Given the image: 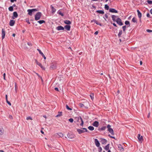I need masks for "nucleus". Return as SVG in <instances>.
<instances>
[{"label": "nucleus", "mask_w": 152, "mask_h": 152, "mask_svg": "<svg viewBox=\"0 0 152 152\" xmlns=\"http://www.w3.org/2000/svg\"><path fill=\"white\" fill-rule=\"evenodd\" d=\"M26 119L28 120H32V118L30 116H29L26 118Z\"/></svg>", "instance_id": "nucleus-51"}, {"label": "nucleus", "mask_w": 152, "mask_h": 152, "mask_svg": "<svg viewBox=\"0 0 152 152\" xmlns=\"http://www.w3.org/2000/svg\"><path fill=\"white\" fill-rule=\"evenodd\" d=\"M4 131L3 129H0V135L4 133Z\"/></svg>", "instance_id": "nucleus-41"}, {"label": "nucleus", "mask_w": 152, "mask_h": 152, "mask_svg": "<svg viewBox=\"0 0 152 152\" xmlns=\"http://www.w3.org/2000/svg\"><path fill=\"white\" fill-rule=\"evenodd\" d=\"M147 1L149 4H152V1L148 0Z\"/></svg>", "instance_id": "nucleus-48"}, {"label": "nucleus", "mask_w": 152, "mask_h": 152, "mask_svg": "<svg viewBox=\"0 0 152 152\" xmlns=\"http://www.w3.org/2000/svg\"><path fill=\"white\" fill-rule=\"evenodd\" d=\"M96 146L97 147H99L100 144L98 140L97 139H95L94 140Z\"/></svg>", "instance_id": "nucleus-8"}, {"label": "nucleus", "mask_w": 152, "mask_h": 152, "mask_svg": "<svg viewBox=\"0 0 152 152\" xmlns=\"http://www.w3.org/2000/svg\"><path fill=\"white\" fill-rule=\"evenodd\" d=\"M39 80H41L42 83H43V80L42 79V77L41 76H40L39 75Z\"/></svg>", "instance_id": "nucleus-42"}, {"label": "nucleus", "mask_w": 152, "mask_h": 152, "mask_svg": "<svg viewBox=\"0 0 152 152\" xmlns=\"http://www.w3.org/2000/svg\"><path fill=\"white\" fill-rule=\"evenodd\" d=\"M15 21L13 20H10V25L11 26H13L15 24Z\"/></svg>", "instance_id": "nucleus-19"}, {"label": "nucleus", "mask_w": 152, "mask_h": 152, "mask_svg": "<svg viewBox=\"0 0 152 152\" xmlns=\"http://www.w3.org/2000/svg\"><path fill=\"white\" fill-rule=\"evenodd\" d=\"M79 105L81 107H84V105L82 103H80L79 104Z\"/></svg>", "instance_id": "nucleus-44"}, {"label": "nucleus", "mask_w": 152, "mask_h": 152, "mask_svg": "<svg viewBox=\"0 0 152 152\" xmlns=\"http://www.w3.org/2000/svg\"><path fill=\"white\" fill-rule=\"evenodd\" d=\"M99 140H100V141L101 142L102 144H105L107 142V140L105 139L100 138Z\"/></svg>", "instance_id": "nucleus-5"}, {"label": "nucleus", "mask_w": 152, "mask_h": 152, "mask_svg": "<svg viewBox=\"0 0 152 152\" xmlns=\"http://www.w3.org/2000/svg\"><path fill=\"white\" fill-rule=\"evenodd\" d=\"M108 136L112 138L115 139V137H114L113 136H111L110 134H109Z\"/></svg>", "instance_id": "nucleus-52"}, {"label": "nucleus", "mask_w": 152, "mask_h": 152, "mask_svg": "<svg viewBox=\"0 0 152 152\" xmlns=\"http://www.w3.org/2000/svg\"><path fill=\"white\" fill-rule=\"evenodd\" d=\"M38 10L36 9H28L27 10L28 12V14L30 15H31L32 13H33L34 12L37 11Z\"/></svg>", "instance_id": "nucleus-3"}, {"label": "nucleus", "mask_w": 152, "mask_h": 152, "mask_svg": "<svg viewBox=\"0 0 152 152\" xmlns=\"http://www.w3.org/2000/svg\"><path fill=\"white\" fill-rule=\"evenodd\" d=\"M137 12L138 16L140 20H141L142 17V13L138 10H137Z\"/></svg>", "instance_id": "nucleus-11"}, {"label": "nucleus", "mask_w": 152, "mask_h": 152, "mask_svg": "<svg viewBox=\"0 0 152 152\" xmlns=\"http://www.w3.org/2000/svg\"><path fill=\"white\" fill-rule=\"evenodd\" d=\"M98 33V31H96L94 33V34L95 35H97Z\"/></svg>", "instance_id": "nucleus-63"}, {"label": "nucleus", "mask_w": 152, "mask_h": 152, "mask_svg": "<svg viewBox=\"0 0 152 152\" xmlns=\"http://www.w3.org/2000/svg\"><path fill=\"white\" fill-rule=\"evenodd\" d=\"M56 29L58 31L63 30H64V28L61 26H59L57 27Z\"/></svg>", "instance_id": "nucleus-15"}, {"label": "nucleus", "mask_w": 152, "mask_h": 152, "mask_svg": "<svg viewBox=\"0 0 152 152\" xmlns=\"http://www.w3.org/2000/svg\"><path fill=\"white\" fill-rule=\"evenodd\" d=\"M96 24H97L98 25H99V26H102V24L101 23H99L98 22Z\"/></svg>", "instance_id": "nucleus-53"}, {"label": "nucleus", "mask_w": 152, "mask_h": 152, "mask_svg": "<svg viewBox=\"0 0 152 152\" xmlns=\"http://www.w3.org/2000/svg\"><path fill=\"white\" fill-rule=\"evenodd\" d=\"M146 16L148 18H150V15L149 13H147L146 15Z\"/></svg>", "instance_id": "nucleus-55"}, {"label": "nucleus", "mask_w": 152, "mask_h": 152, "mask_svg": "<svg viewBox=\"0 0 152 152\" xmlns=\"http://www.w3.org/2000/svg\"><path fill=\"white\" fill-rule=\"evenodd\" d=\"M51 8L52 9V13H53L56 11V9L52 6V5L50 6Z\"/></svg>", "instance_id": "nucleus-26"}, {"label": "nucleus", "mask_w": 152, "mask_h": 152, "mask_svg": "<svg viewBox=\"0 0 152 152\" xmlns=\"http://www.w3.org/2000/svg\"><path fill=\"white\" fill-rule=\"evenodd\" d=\"M90 97H91V99L93 100L94 98V94L93 93H91L90 95Z\"/></svg>", "instance_id": "nucleus-37"}, {"label": "nucleus", "mask_w": 152, "mask_h": 152, "mask_svg": "<svg viewBox=\"0 0 152 152\" xmlns=\"http://www.w3.org/2000/svg\"><path fill=\"white\" fill-rule=\"evenodd\" d=\"M5 76H6V74L5 73H4L3 74V77H4V80H6L5 79Z\"/></svg>", "instance_id": "nucleus-58"}, {"label": "nucleus", "mask_w": 152, "mask_h": 152, "mask_svg": "<svg viewBox=\"0 0 152 152\" xmlns=\"http://www.w3.org/2000/svg\"><path fill=\"white\" fill-rule=\"evenodd\" d=\"M108 131L112 135H114L113 130L111 128L108 129Z\"/></svg>", "instance_id": "nucleus-16"}, {"label": "nucleus", "mask_w": 152, "mask_h": 152, "mask_svg": "<svg viewBox=\"0 0 152 152\" xmlns=\"http://www.w3.org/2000/svg\"><path fill=\"white\" fill-rule=\"evenodd\" d=\"M67 137L68 138L70 139H72L74 138L75 135L72 134L68 133L67 134Z\"/></svg>", "instance_id": "nucleus-12"}, {"label": "nucleus", "mask_w": 152, "mask_h": 152, "mask_svg": "<svg viewBox=\"0 0 152 152\" xmlns=\"http://www.w3.org/2000/svg\"><path fill=\"white\" fill-rule=\"evenodd\" d=\"M96 12L100 14H104V11L103 10H96Z\"/></svg>", "instance_id": "nucleus-21"}, {"label": "nucleus", "mask_w": 152, "mask_h": 152, "mask_svg": "<svg viewBox=\"0 0 152 152\" xmlns=\"http://www.w3.org/2000/svg\"><path fill=\"white\" fill-rule=\"evenodd\" d=\"M110 144H107L104 148V149L106 150H109V148Z\"/></svg>", "instance_id": "nucleus-24"}, {"label": "nucleus", "mask_w": 152, "mask_h": 152, "mask_svg": "<svg viewBox=\"0 0 152 152\" xmlns=\"http://www.w3.org/2000/svg\"><path fill=\"white\" fill-rule=\"evenodd\" d=\"M109 12L111 13H118V11L115 9L114 8H110L109 9Z\"/></svg>", "instance_id": "nucleus-7"}, {"label": "nucleus", "mask_w": 152, "mask_h": 152, "mask_svg": "<svg viewBox=\"0 0 152 152\" xmlns=\"http://www.w3.org/2000/svg\"><path fill=\"white\" fill-rule=\"evenodd\" d=\"M126 25H125L122 26V28L123 29V30L124 32H125L126 30Z\"/></svg>", "instance_id": "nucleus-35"}, {"label": "nucleus", "mask_w": 152, "mask_h": 152, "mask_svg": "<svg viewBox=\"0 0 152 152\" xmlns=\"http://www.w3.org/2000/svg\"><path fill=\"white\" fill-rule=\"evenodd\" d=\"M5 30L3 28L2 30L1 37L2 39H3L5 37Z\"/></svg>", "instance_id": "nucleus-6"}, {"label": "nucleus", "mask_w": 152, "mask_h": 152, "mask_svg": "<svg viewBox=\"0 0 152 152\" xmlns=\"http://www.w3.org/2000/svg\"><path fill=\"white\" fill-rule=\"evenodd\" d=\"M75 120L74 122L76 123V122H80V121H81V123L80 124L81 126L83 125L84 122L82 118L81 117H76L74 118Z\"/></svg>", "instance_id": "nucleus-2"}, {"label": "nucleus", "mask_w": 152, "mask_h": 152, "mask_svg": "<svg viewBox=\"0 0 152 152\" xmlns=\"http://www.w3.org/2000/svg\"><path fill=\"white\" fill-rule=\"evenodd\" d=\"M104 8L105 10H108L109 9V6L107 4H105L104 5Z\"/></svg>", "instance_id": "nucleus-32"}, {"label": "nucleus", "mask_w": 152, "mask_h": 152, "mask_svg": "<svg viewBox=\"0 0 152 152\" xmlns=\"http://www.w3.org/2000/svg\"><path fill=\"white\" fill-rule=\"evenodd\" d=\"M16 1L17 0H10V1L12 3L14 1Z\"/></svg>", "instance_id": "nucleus-62"}, {"label": "nucleus", "mask_w": 152, "mask_h": 152, "mask_svg": "<svg viewBox=\"0 0 152 152\" xmlns=\"http://www.w3.org/2000/svg\"><path fill=\"white\" fill-rule=\"evenodd\" d=\"M35 19L36 21L38 20V12L35 15Z\"/></svg>", "instance_id": "nucleus-34"}, {"label": "nucleus", "mask_w": 152, "mask_h": 152, "mask_svg": "<svg viewBox=\"0 0 152 152\" xmlns=\"http://www.w3.org/2000/svg\"><path fill=\"white\" fill-rule=\"evenodd\" d=\"M146 31L147 32H149V33L152 32V30H150V29H147L146 30Z\"/></svg>", "instance_id": "nucleus-50"}, {"label": "nucleus", "mask_w": 152, "mask_h": 152, "mask_svg": "<svg viewBox=\"0 0 152 152\" xmlns=\"http://www.w3.org/2000/svg\"><path fill=\"white\" fill-rule=\"evenodd\" d=\"M38 23V21H35V22H33V24L34 26H35L36 28H37V23Z\"/></svg>", "instance_id": "nucleus-36"}, {"label": "nucleus", "mask_w": 152, "mask_h": 152, "mask_svg": "<svg viewBox=\"0 0 152 152\" xmlns=\"http://www.w3.org/2000/svg\"><path fill=\"white\" fill-rule=\"evenodd\" d=\"M71 26L69 25H66L64 27V28H65L67 31H70V29Z\"/></svg>", "instance_id": "nucleus-14"}, {"label": "nucleus", "mask_w": 152, "mask_h": 152, "mask_svg": "<svg viewBox=\"0 0 152 152\" xmlns=\"http://www.w3.org/2000/svg\"><path fill=\"white\" fill-rule=\"evenodd\" d=\"M66 108L68 110H72V109L71 108H70L69 106L67 105H66Z\"/></svg>", "instance_id": "nucleus-43"}, {"label": "nucleus", "mask_w": 152, "mask_h": 152, "mask_svg": "<svg viewBox=\"0 0 152 152\" xmlns=\"http://www.w3.org/2000/svg\"><path fill=\"white\" fill-rule=\"evenodd\" d=\"M110 127L111 126L110 125L108 124L107 125V128H108V129L111 128Z\"/></svg>", "instance_id": "nucleus-61"}, {"label": "nucleus", "mask_w": 152, "mask_h": 152, "mask_svg": "<svg viewBox=\"0 0 152 152\" xmlns=\"http://www.w3.org/2000/svg\"><path fill=\"white\" fill-rule=\"evenodd\" d=\"M112 24H113V25L115 26V27H117V26L116 25V24L115 23H112Z\"/></svg>", "instance_id": "nucleus-60"}, {"label": "nucleus", "mask_w": 152, "mask_h": 152, "mask_svg": "<svg viewBox=\"0 0 152 152\" xmlns=\"http://www.w3.org/2000/svg\"><path fill=\"white\" fill-rule=\"evenodd\" d=\"M58 13L59 15H61L62 16H64V14L63 13H62V12H61L60 11H58Z\"/></svg>", "instance_id": "nucleus-40"}, {"label": "nucleus", "mask_w": 152, "mask_h": 152, "mask_svg": "<svg viewBox=\"0 0 152 152\" xmlns=\"http://www.w3.org/2000/svg\"><path fill=\"white\" fill-rule=\"evenodd\" d=\"M118 16L115 15H112L111 17L113 20L114 22H116L117 24L121 26L123 25V23L122 22V21L121 18H118L116 20V18Z\"/></svg>", "instance_id": "nucleus-1"}, {"label": "nucleus", "mask_w": 152, "mask_h": 152, "mask_svg": "<svg viewBox=\"0 0 152 152\" xmlns=\"http://www.w3.org/2000/svg\"><path fill=\"white\" fill-rule=\"evenodd\" d=\"M69 121L71 123H72L74 121L73 119L72 118H70L69 119Z\"/></svg>", "instance_id": "nucleus-47"}, {"label": "nucleus", "mask_w": 152, "mask_h": 152, "mask_svg": "<svg viewBox=\"0 0 152 152\" xmlns=\"http://www.w3.org/2000/svg\"><path fill=\"white\" fill-rule=\"evenodd\" d=\"M104 16L105 17L107 18H108V15H107V14H105V15H104Z\"/></svg>", "instance_id": "nucleus-64"}, {"label": "nucleus", "mask_w": 152, "mask_h": 152, "mask_svg": "<svg viewBox=\"0 0 152 152\" xmlns=\"http://www.w3.org/2000/svg\"><path fill=\"white\" fill-rule=\"evenodd\" d=\"M102 151V148L101 147H99L98 148V151L99 152H101Z\"/></svg>", "instance_id": "nucleus-45"}, {"label": "nucleus", "mask_w": 152, "mask_h": 152, "mask_svg": "<svg viewBox=\"0 0 152 152\" xmlns=\"http://www.w3.org/2000/svg\"><path fill=\"white\" fill-rule=\"evenodd\" d=\"M9 10L10 11H12L13 10V7L10 6L8 8Z\"/></svg>", "instance_id": "nucleus-38"}, {"label": "nucleus", "mask_w": 152, "mask_h": 152, "mask_svg": "<svg viewBox=\"0 0 152 152\" xmlns=\"http://www.w3.org/2000/svg\"><path fill=\"white\" fill-rule=\"evenodd\" d=\"M13 16L15 18H16L18 16V14H17V13L16 12H14L13 13Z\"/></svg>", "instance_id": "nucleus-28"}, {"label": "nucleus", "mask_w": 152, "mask_h": 152, "mask_svg": "<svg viewBox=\"0 0 152 152\" xmlns=\"http://www.w3.org/2000/svg\"><path fill=\"white\" fill-rule=\"evenodd\" d=\"M64 23L67 25H69L71 24V22L69 20H66L64 21Z\"/></svg>", "instance_id": "nucleus-20"}, {"label": "nucleus", "mask_w": 152, "mask_h": 152, "mask_svg": "<svg viewBox=\"0 0 152 152\" xmlns=\"http://www.w3.org/2000/svg\"><path fill=\"white\" fill-rule=\"evenodd\" d=\"M132 22H133L134 23H137V20L135 17H134L132 18Z\"/></svg>", "instance_id": "nucleus-25"}, {"label": "nucleus", "mask_w": 152, "mask_h": 152, "mask_svg": "<svg viewBox=\"0 0 152 152\" xmlns=\"http://www.w3.org/2000/svg\"><path fill=\"white\" fill-rule=\"evenodd\" d=\"M91 22H94L96 24L97 22V21L96 20H94V19L92 20Z\"/></svg>", "instance_id": "nucleus-49"}, {"label": "nucleus", "mask_w": 152, "mask_h": 152, "mask_svg": "<svg viewBox=\"0 0 152 152\" xmlns=\"http://www.w3.org/2000/svg\"><path fill=\"white\" fill-rule=\"evenodd\" d=\"M39 54L42 56L45 59H46V57L44 55V54L39 49Z\"/></svg>", "instance_id": "nucleus-18"}, {"label": "nucleus", "mask_w": 152, "mask_h": 152, "mask_svg": "<svg viewBox=\"0 0 152 152\" xmlns=\"http://www.w3.org/2000/svg\"><path fill=\"white\" fill-rule=\"evenodd\" d=\"M118 147L119 150L121 152L123 151H124V149L121 145H118Z\"/></svg>", "instance_id": "nucleus-9"}, {"label": "nucleus", "mask_w": 152, "mask_h": 152, "mask_svg": "<svg viewBox=\"0 0 152 152\" xmlns=\"http://www.w3.org/2000/svg\"><path fill=\"white\" fill-rule=\"evenodd\" d=\"M122 30H119L118 34V37L120 38L121 37V36L122 35Z\"/></svg>", "instance_id": "nucleus-30"}, {"label": "nucleus", "mask_w": 152, "mask_h": 152, "mask_svg": "<svg viewBox=\"0 0 152 152\" xmlns=\"http://www.w3.org/2000/svg\"><path fill=\"white\" fill-rule=\"evenodd\" d=\"M54 89L55 91H59V90H58V88L57 87H55L54 88Z\"/></svg>", "instance_id": "nucleus-56"}, {"label": "nucleus", "mask_w": 152, "mask_h": 152, "mask_svg": "<svg viewBox=\"0 0 152 152\" xmlns=\"http://www.w3.org/2000/svg\"><path fill=\"white\" fill-rule=\"evenodd\" d=\"M57 134L60 137H62L63 136V134L61 133H58Z\"/></svg>", "instance_id": "nucleus-39"}, {"label": "nucleus", "mask_w": 152, "mask_h": 152, "mask_svg": "<svg viewBox=\"0 0 152 152\" xmlns=\"http://www.w3.org/2000/svg\"><path fill=\"white\" fill-rule=\"evenodd\" d=\"M39 66H40V67L43 70H45V68L44 67L42 64H40V63H39Z\"/></svg>", "instance_id": "nucleus-27"}, {"label": "nucleus", "mask_w": 152, "mask_h": 152, "mask_svg": "<svg viewBox=\"0 0 152 152\" xmlns=\"http://www.w3.org/2000/svg\"><path fill=\"white\" fill-rule=\"evenodd\" d=\"M27 44L28 45L30 46H31L32 45L31 43V42H28Z\"/></svg>", "instance_id": "nucleus-59"}, {"label": "nucleus", "mask_w": 152, "mask_h": 152, "mask_svg": "<svg viewBox=\"0 0 152 152\" xmlns=\"http://www.w3.org/2000/svg\"><path fill=\"white\" fill-rule=\"evenodd\" d=\"M82 129H83V130H84V131L85 132H88V131L87 130V129L86 128H82Z\"/></svg>", "instance_id": "nucleus-46"}, {"label": "nucleus", "mask_w": 152, "mask_h": 152, "mask_svg": "<svg viewBox=\"0 0 152 152\" xmlns=\"http://www.w3.org/2000/svg\"><path fill=\"white\" fill-rule=\"evenodd\" d=\"M137 138L139 140L141 141V142L143 140V136H140V134H138Z\"/></svg>", "instance_id": "nucleus-10"}, {"label": "nucleus", "mask_w": 152, "mask_h": 152, "mask_svg": "<svg viewBox=\"0 0 152 152\" xmlns=\"http://www.w3.org/2000/svg\"><path fill=\"white\" fill-rule=\"evenodd\" d=\"M106 129V127L105 126H103L101 128H99L98 129V130L100 131H103L105 130Z\"/></svg>", "instance_id": "nucleus-23"}, {"label": "nucleus", "mask_w": 152, "mask_h": 152, "mask_svg": "<svg viewBox=\"0 0 152 152\" xmlns=\"http://www.w3.org/2000/svg\"><path fill=\"white\" fill-rule=\"evenodd\" d=\"M56 68L57 66L56 64H52L50 66V70H53L56 69Z\"/></svg>", "instance_id": "nucleus-4"}, {"label": "nucleus", "mask_w": 152, "mask_h": 152, "mask_svg": "<svg viewBox=\"0 0 152 152\" xmlns=\"http://www.w3.org/2000/svg\"><path fill=\"white\" fill-rule=\"evenodd\" d=\"M7 101V104H9L10 105H11V103H10V102H9L8 101V100H7V101Z\"/></svg>", "instance_id": "nucleus-54"}, {"label": "nucleus", "mask_w": 152, "mask_h": 152, "mask_svg": "<svg viewBox=\"0 0 152 152\" xmlns=\"http://www.w3.org/2000/svg\"><path fill=\"white\" fill-rule=\"evenodd\" d=\"M62 115V112H58V114L56 116V117H58L60 116H61Z\"/></svg>", "instance_id": "nucleus-29"}, {"label": "nucleus", "mask_w": 152, "mask_h": 152, "mask_svg": "<svg viewBox=\"0 0 152 152\" xmlns=\"http://www.w3.org/2000/svg\"><path fill=\"white\" fill-rule=\"evenodd\" d=\"M125 24L126 25H127V27H129L130 26L129 21L128 20H126L125 22Z\"/></svg>", "instance_id": "nucleus-22"}, {"label": "nucleus", "mask_w": 152, "mask_h": 152, "mask_svg": "<svg viewBox=\"0 0 152 152\" xmlns=\"http://www.w3.org/2000/svg\"><path fill=\"white\" fill-rule=\"evenodd\" d=\"M42 14L41 12H39V16H41Z\"/></svg>", "instance_id": "nucleus-57"}, {"label": "nucleus", "mask_w": 152, "mask_h": 152, "mask_svg": "<svg viewBox=\"0 0 152 152\" xmlns=\"http://www.w3.org/2000/svg\"><path fill=\"white\" fill-rule=\"evenodd\" d=\"M92 125L94 126L97 127L99 126V123L98 121H96L93 123Z\"/></svg>", "instance_id": "nucleus-13"}, {"label": "nucleus", "mask_w": 152, "mask_h": 152, "mask_svg": "<svg viewBox=\"0 0 152 152\" xmlns=\"http://www.w3.org/2000/svg\"><path fill=\"white\" fill-rule=\"evenodd\" d=\"M88 129L91 131H93L94 129V127L91 126H88Z\"/></svg>", "instance_id": "nucleus-31"}, {"label": "nucleus", "mask_w": 152, "mask_h": 152, "mask_svg": "<svg viewBox=\"0 0 152 152\" xmlns=\"http://www.w3.org/2000/svg\"><path fill=\"white\" fill-rule=\"evenodd\" d=\"M45 22L44 20H40L39 21V23L40 24H42L43 23H45Z\"/></svg>", "instance_id": "nucleus-33"}, {"label": "nucleus", "mask_w": 152, "mask_h": 152, "mask_svg": "<svg viewBox=\"0 0 152 152\" xmlns=\"http://www.w3.org/2000/svg\"><path fill=\"white\" fill-rule=\"evenodd\" d=\"M77 131L78 132L79 134H81L85 132L84 130H83V129H77Z\"/></svg>", "instance_id": "nucleus-17"}]
</instances>
